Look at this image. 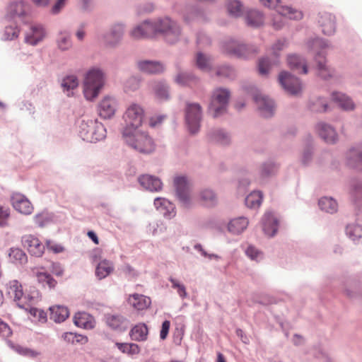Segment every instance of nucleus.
<instances>
[{
	"mask_svg": "<svg viewBox=\"0 0 362 362\" xmlns=\"http://www.w3.org/2000/svg\"><path fill=\"white\" fill-rule=\"evenodd\" d=\"M319 206L321 210L327 213H334L337 210V203L330 197H323L319 200Z\"/></svg>",
	"mask_w": 362,
	"mask_h": 362,
	"instance_id": "e433bc0d",
	"label": "nucleus"
},
{
	"mask_svg": "<svg viewBox=\"0 0 362 362\" xmlns=\"http://www.w3.org/2000/svg\"><path fill=\"white\" fill-rule=\"evenodd\" d=\"M19 30L17 27L7 26L5 28L3 39L5 40H12L18 37Z\"/></svg>",
	"mask_w": 362,
	"mask_h": 362,
	"instance_id": "3c124183",
	"label": "nucleus"
},
{
	"mask_svg": "<svg viewBox=\"0 0 362 362\" xmlns=\"http://www.w3.org/2000/svg\"><path fill=\"white\" fill-rule=\"evenodd\" d=\"M246 20L248 25L257 27L262 24L263 16L259 11L252 10L248 12Z\"/></svg>",
	"mask_w": 362,
	"mask_h": 362,
	"instance_id": "a19ab883",
	"label": "nucleus"
},
{
	"mask_svg": "<svg viewBox=\"0 0 362 362\" xmlns=\"http://www.w3.org/2000/svg\"><path fill=\"white\" fill-rule=\"evenodd\" d=\"M46 245L48 250L54 253H60L64 250V247L62 245L55 243L52 240H47Z\"/></svg>",
	"mask_w": 362,
	"mask_h": 362,
	"instance_id": "e2e57ef3",
	"label": "nucleus"
},
{
	"mask_svg": "<svg viewBox=\"0 0 362 362\" xmlns=\"http://www.w3.org/2000/svg\"><path fill=\"white\" fill-rule=\"evenodd\" d=\"M332 100L336 102L342 109L346 110H353L354 104L352 100L341 93H333Z\"/></svg>",
	"mask_w": 362,
	"mask_h": 362,
	"instance_id": "f704fd0d",
	"label": "nucleus"
},
{
	"mask_svg": "<svg viewBox=\"0 0 362 362\" xmlns=\"http://www.w3.org/2000/svg\"><path fill=\"white\" fill-rule=\"evenodd\" d=\"M123 33L124 29L122 25L116 24L113 25L110 32L104 36V42L107 45L114 46L121 40Z\"/></svg>",
	"mask_w": 362,
	"mask_h": 362,
	"instance_id": "4be33fe9",
	"label": "nucleus"
},
{
	"mask_svg": "<svg viewBox=\"0 0 362 362\" xmlns=\"http://www.w3.org/2000/svg\"><path fill=\"white\" fill-rule=\"evenodd\" d=\"M184 335V330L182 328H175L173 338V342L176 345H180Z\"/></svg>",
	"mask_w": 362,
	"mask_h": 362,
	"instance_id": "0e129e2a",
	"label": "nucleus"
},
{
	"mask_svg": "<svg viewBox=\"0 0 362 362\" xmlns=\"http://www.w3.org/2000/svg\"><path fill=\"white\" fill-rule=\"evenodd\" d=\"M279 81L284 89L290 95H298L302 90V85L298 78L286 71L280 73Z\"/></svg>",
	"mask_w": 362,
	"mask_h": 362,
	"instance_id": "9d476101",
	"label": "nucleus"
},
{
	"mask_svg": "<svg viewBox=\"0 0 362 362\" xmlns=\"http://www.w3.org/2000/svg\"><path fill=\"white\" fill-rule=\"evenodd\" d=\"M127 301L132 308L137 310L147 309L151 303L150 298L138 293L129 295Z\"/></svg>",
	"mask_w": 362,
	"mask_h": 362,
	"instance_id": "412c9836",
	"label": "nucleus"
},
{
	"mask_svg": "<svg viewBox=\"0 0 362 362\" xmlns=\"http://www.w3.org/2000/svg\"><path fill=\"white\" fill-rule=\"evenodd\" d=\"M170 281L172 283V287L177 289L179 296L184 298L187 296L185 287L183 284H180L177 280L170 278Z\"/></svg>",
	"mask_w": 362,
	"mask_h": 362,
	"instance_id": "6e6d98bb",
	"label": "nucleus"
},
{
	"mask_svg": "<svg viewBox=\"0 0 362 362\" xmlns=\"http://www.w3.org/2000/svg\"><path fill=\"white\" fill-rule=\"evenodd\" d=\"M155 35L153 23L144 22L131 31V36L134 39L151 37Z\"/></svg>",
	"mask_w": 362,
	"mask_h": 362,
	"instance_id": "6ab92c4d",
	"label": "nucleus"
},
{
	"mask_svg": "<svg viewBox=\"0 0 362 362\" xmlns=\"http://www.w3.org/2000/svg\"><path fill=\"white\" fill-rule=\"evenodd\" d=\"M50 319L56 322H64L69 315L67 308L61 305H54L49 308Z\"/></svg>",
	"mask_w": 362,
	"mask_h": 362,
	"instance_id": "c85d7f7f",
	"label": "nucleus"
},
{
	"mask_svg": "<svg viewBox=\"0 0 362 362\" xmlns=\"http://www.w3.org/2000/svg\"><path fill=\"white\" fill-rule=\"evenodd\" d=\"M106 322L112 329H117L122 324L123 318L119 315H110L107 317Z\"/></svg>",
	"mask_w": 362,
	"mask_h": 362,
	"instance_id": "603ef678",
	"label": "nucleus"
},
{
	"mask_svg": "<svg viewBox=\"0 0 362 362\" xmlns=\"http://www.w3.org/2000/svg\"><path fill=\"white\" fill-rule=\"evenodd\" d=\"M155 28V34L157 33L163 34L166 40L173 43L175 42L180 34L177 25L170 18H165L153 23Z\"/></svg>",
	"mask_w": 362,
	"mask_h": 362,
	"instance_id": "423d86ee",
	"label": "nucleus"
},
{
	"mask_svg": "<svg viewBox=\"0 0 362 362\" xmlns=\"http://www.w3.org/2000/svg\"><path fill=\"white\" fill-rule=\"evenodd\" d=\"M144 117V110L140 105L137 103L130 104L123 115L126 124L124 129L136 130L141 125Z\"/></svg>",
	"mask_w": 362,
	"mask_h": 362,
	"instance_id": "39448f33",
	"label": "nucleus"
},
{
	"mask_svg": "<svg viewBox=\"0 0 362 362\" xmlns=\"http://www.w3.org/2000/svg\"><path fill=\"white\" fill-rule=\"evenodd\" d=\"M317 131L319 135L327 143L333 144L337 139V134L335 130L329 125L325 124H319L317 125Z\"/></svg>",
	"mask_w": 362,
	"mask_h": 362,
	"instance_id": "bb28decb",
	"label": "nucleus"
},
{
	"mask_svg": "<svg viewBox=\"0 0 362 362\" xmlns=\"http://www.w3.org/2000/svg\"><path fill=\"white\" fill-rule=\"evenodd\" d=\"M9 218V209L0 206V226H4L7 224Z\"/></svg>",
	"mask_w": 362,
	"mask_h": 362,
	"instance_id": "680f3d73",
	"label": "nucleus"
},
{
	"mask_svg": "<svg viewBox=\"0 0 362 362\" xmlns=\"http://www.w3.org/2000/svg\"><path fill=\"white\" fill-rule=\"evenodd\" d=\"M175 81L177 83L182 86H192L197 82L195 77L187 73L180 74L176 77Z\"/></svg>",
	"mask_w": 362,
	"mask_h": 362,
	"instance_id": "c03bdc74",
	"label": "nucleus"
},
{
	"mask_svg": "<svg viewBox=\"0 0 362 362\" xmlns=\"http://www.w3.org/2000/svg\"><path fill=\"white\" fill-rule=\"evenodd\" d=\"M315 69L320 77L328 79L333 76L334 70L327 64V60L322 52H319L315 56Z\"/></svg>",
	"mask_w": 362,
	"mask_h": 362,
	"instance_id": "dca6fc26",
	"label": "nucleus"
},
{
	"mask_svg": "<svg viewBox=\"0 0 362 362\" xmlns=\"http://www.w3.org/2000/svg\"><path fill=\"white\" fill-rule=\"evenodd\" d=\"M123 137L132 148L142 153H150L155 149L153 139L146 132L124 129Z\"/></svg>",
	"mask_w": 362,
	"mask_h": 362,
	"instance_id": "f257e3e1",
	"label": "nucleus"
},
{
	"mask_svg": "<svg viewBox=\"0 0 362 362\" xmlns=\"http://www.w3.org/2000/svg\"><path fill=\"white\" fill-rule=\"evenodd\" d=\"M139 69L145 73L158 74L163 71V66L159 62L143 61L138 63Z\"/></svg>",
	"mask_w": 362,
	"mask_h": 362,
	"instance_id": "c756f323",
	"label": "nucleus"
},
{
	"mask_svg": "<svg viewBox=\"0 0 362 362\" xmlns=\"http://www.w3.org/2000/svg\"><path fill=\"white\" fill-rule=\"evenodd\" d=\"M211 139L221 144L225 145L229 142L228 136L221 130L216 131L212 135Z\"/></svg>",
	"mask_w": 362,
	"mask_h": 362,
	"instance_id": "864d4df0",
	"label": "nucleus"
},
{
	"mask_svg": "<svg viewBox=\"0 0 362 362\" xmlns=\"http://www.w3.org/2000/svg\"><path fill=\"white\" fill-rule=\"evenodd\" d=\"M57 42L58 46L61 49H68L71 45L70 35L66 33H61L57 40Z\"/></svg>",
	"mask_w": 362,
	"mask_h": 362,
	"instance_id": "09e8293b",
	"label": "nucleus"
},
{
	"mask_svg": "<svg viewBox=\"0 0 362 362\" xmlns=\"http://www.w3.org/2000/svg\"><path fill=\"white\" fill-rule=\"evenodd\" d=\"M174 184L176 188L177 197L185 205H187L189 199V185L187 178L185 177H177L174 180Z\"/></svg>",
	"mask_w": 362,
	"mask_h": 362,
	"instance_id": "f3484780",
	"label": "nucleus"
},
{
	"mask_svg": "<svg viewBox=\"0 0 362 362\" xmlns=\"http://www.w3.org/2000/svg\"><path fill=\"white\" fill-rule=\"evenodd\" d=\"M45 34V29L42 25H32L30 31L25 35V41L31 45H35L44 39Z\"/></svg>",
	"mask_w": 362,
	"mask_h": 362,
	"instance_id": "a211bd4d",
	"label": "nucleus"
},
{
	"mask_svg": "<svg viewBox=\"0 0 362 362\" xmlns=\"http://www.w3.org/2000/svg\"><path fill=\"white\" fill-rule=\"evenodd\" d=\"M29 312L30 315L34 316L35 317H37L39 320L40 321H45L46 320V313L40 310H38L35 308H30L29 310Z\"/></svg>",
	"mask_w": 362,
	"mask_h": 362,
	"instance_id": "338daca9",
	"label": "nucleus"
},
{
	"mask_svg": "<svg viewBox=\"0 0 362 362\" xmlns=\"http://www.w3.org/2000/svg\"><path fill=\"white\" fill-rule=\"evenodd\" d=\"M246 255L254 260H258L262 257V254L253 246H249L246 250Z\"/></svg>",
	"mask_w": 362,
	"mask_h": 362,
	"instance_id": "bf43d9fd",
	"label": "nucleus"
},
{
	"mask_svg": "<svg viewBox=\"0 0 362 362\" xmlns=\"http://www.w3.org/2000/svg\"><path fill=\"white\" fill-rule=\"evenodd\" d=\"M254 100L263 117H269L273 115L274 112V104L272 100L260 93L255 95L254 96Z\"/></svg>",
	"mask_w": 362,
	"mask_h": 362,
	"instance_id": "2eb2a0df",
	"label": "nucleus"
},
{
	"mask_svg": "<svg viewBox=\"0 0 362 362\" xmlns=\"http://www.w3.org/2000/svg\"><path fill=\"white\" fill-rule=\"evenodd\" d=\"M27 5L23 1L11 3L8 8V17L10 18H23L26 13Z\"/></svg>",
	"mask_w": 362,
	"mask_h": 362,
	"instance_id": "a878e982",
	"label": "nucleus"
},
{
	"mask_svg": "<svg viewBox=\"0 0 362 362\" xmlns=\"http://www.w3.org/2000/svg\"><path fill=\"white\" fill-rule=\"evenodd\" d=\"M287 63L291 69L297 71L298 73L304 74L308 73L306 62L298 55H289L287 58Z\"/></svg>",
	"mask_w": 362,
	"mask_h": 362,
	"instance_id": "5701e85b",
	"label": "nucleus"
},
{
	"mask_svg": "<svg viewBox=\"0 0 362 362\" xmlns=\"http://www.w3.org/2000/svg\"><path fill=\"white\" fill-rule=\"evenodd\" d=\"M260 1L264 6L276 10L278 16L275 17L273 22V26L276 29H280L282 27L283 17H288L293 20L301 19L303 17V14L300 11L288 6L279 5L280 0H260Z\"/></svg>",
	"mask_w": 362,
	"mask_h": 362,
	"instance_id": "7ed1b4c3",
	"label": "nucleus"
},
{
	"mask_svg": "<svg viewBox=\"0 0 362 362\" xmlns=\"http://www.w3.org/2000/svg\"><path fill=\"white\" fill-rule=\"evenodd\" d=\"M18 351L24 356L35 358L40 355V352L28 348L21 347L18 349Z\"/></svg>",
	"mask_w": 362,
	"mask_h": 362,
	"instance_id": "774afa93",
	"label": "nucleus"
},
{
	"mask_svg": "<svg viewBox=\"0 0 362 362\" xmlns=\"http://www.w3.org/2000/svg\"><path fill=\"white\" fill-rule=\"evenodd\" d=\"M229 98L230 92L227 89L214 90L209 105V110L214 117L221 115L226 111Z\"/></svg>",
	"mask_w": 362,
	"mask_h": 362,
	"instance_id": "20e7f679",
	"label": "nucleus"
},
{
	"mask_svg": "<svg viewBox=\"0 0 362 362\" xmlns=\"http://www.w3.org/2000/svg\"><path fill=\"white\" fill-rule=\"evenodd\" d=\"M12 335V330L9 325L0 318V336L8 338Z\"/></svg>",
	"mask_w": 362,
	"mask_h": 362,
	"instance_id": "4d7b16f0",
	"label": "nucleus"
},
{
	"mask_svg": "<svg viewBox=\"0 0 362 362\" xmlns=\"http://www.w3.org/2000/svg\"><path fill=\"white\" fill-rule=\"evenodd\" d=\"M78 81L75 76H68L62 81V86L64 90H72L78 87Z\"/></svg>",
	"mask_w": 362,
	"mask_h": 362,
	"instance_id": "37998d69",
	"label": "nucleus"
},
{
	"mask_svg": "<svg viewBox=\"0 0 362 362\" xmlns=\"http://www.w3.org/2000/svg\"><path fill=\"white\" fill-rule=\"evenodd\" d=\"M104 74L98 69L90 70L86 76L83 83V93L87 100L96 98L103 86Z\"/></svg>",
	"mask_w": 362,
	"mask_h": 362,
	"instance_id": "f03ea898",
	"label": "nucleus"
},
{
	"mask_svg": "<svg viewBox=\"0 0 362 362\" xmlns=\"http://www.w3.org/2000/svg\"><path fill=\"white\" fill-rule=\"evenodd\" d=\"M223 51L229 54L238 57H248L250 53L256 51L247 47L245 45H240L235 40H231L223 45Z\"/></svg>",
	"mask_w": 362,
	"mask_h": 362,
	"instance_id": "f8f14e48",
	"label": "nucleus"
},
{
	"mask_svg": "<svg viewBox=\"0 0 362 362\" xmlns=\"http://www.w3.org/2000/svg\"><path fill=\"white\" fill-rule=\"evenodd\" d=\"M170 327V322L169 320H165L161 326V329L160 332V338L162 340H165L168 334L169 329Z\"/></svg>",
	"mask_w": 362,
	"mask_h": 362,
	"instance_id": "69168bd1",
	"label": "nucleus"
},
{
	"mask_svg": "<svg viewBox=\"0 0 362 362\" xmlns=\"http://www.w3.org/2000/svg\"><path fill=\"white\" fill-rule=\"evenodd\" d=\"M346 233L353 240L362 238V226L360 225H349L346 227Z\"/></svg>",
	"mask_w": 362,
	"mask_h": 362,
	"instance_id": "79ce46f5",
	"label": "nucleus"
},
{
	"mask_svg": "<svg viewBox=\"0 0 362 362\" xmlns=\"http://www.w3.org/2000/svg\"><path fill=\"white\" fill-rule=\"evenodd\" d=\"M116 107L117 103L114 98L105 97L98 105L99 115L104 119H110L115 115Z\"/></svg>",
	"mask_w": 362,
	"mask_h": 362,
	"instance_id": "4468645a",
	"label": "nucleus"
},
{
	"mask_svg": "<svg viewBox=\"0 0 362 362\" xmlns=\"http://www.w3.org/2000/svg\"><path fill=\"white\" fill-rule=\"evenodd\" d=\"M271 66V64L267 59H262L259 62L258 70L260 74L266 75Z\"/></svg>",
	"mask_w": 362,
	"mask_h": 362,
	"instance_id": "052dcab7",
	"label": "nucleus"
},
{
	"mask_svg": "<svg viewBox=\"0 0 362 362\" xmlns=\"http://www.w3.org/2000/svg\"><path fill=\"white\" fill-rule=\"evenodd\" d=\"M74 323L77 327L92 329L95 326L93 317L85 312H78L74 316Z\"/></svg>",
	"mask_w": 362,
	"mask_h": 362,
	"instance_id": "393cba45",
	"label": "nucleus"
},
{
	"mask_svg": "<svg viewBox=\"0 0 362 362\" xmlns=\"http://www.w3.org/2000/svg\"><path fill=\"white\" fill-rule=\"evenodd\" d=\"M6 293L20 308H28L27 304L34 299L33 296H24L22 285L17 280H11L6 284Z\"/></svg>",
	"mask_w": 362,
	"mask_h": 362,
	"instance_id": "6e6552de",
	"label": "nucleus"
},
{
	"mask_svg": "<svg viewBox=\"0 0 362 362\" xmlns=\"http://www.w3.org/2000/svg\"><path fill=\"white\" fill-rule=\"evenodd\" d=\"M263 230L269 236L274 235L277 230V221L271 213L265 214L263 218Z\"/></svg>",
	"mask_w": 362,
	"mask_h": 362,
	"instance_id": "473e14b6",
	"label": "nucleus"
},
{
	"mask_svg": "<svg viewBox=\"0 0 362 362\" xmlns=\"http://www.w3.org/2000/svg\"><path fill=\"white\" fill-rule=\"evenodd\" d=\"M196 62L197 66L204 71L210 69L211 62L210 59L202 53H198L196 57Z\"/></svg>",
	"mask_w": 362,
	"mask_h": 362,
	"instance_id": "a18cd8bd",
	"label": "nucleus"
},
{
	"mask_svg": "<svg viewBox=\"0 0 362 362\" xmlns=\"http://www.w3.org/2000/svg\"><path fill=\"white\" fill-rule=\"evenodd\" d=\"M148 334V329L144 323H139L135 325L130 331L132 339L137 341L146 340Z\"/></svg>",
	"mask_w": 362,
	"mask_h": 362,
	"instance_id": "cd10ccee",
	"label": "nucleus"
},
{
	"mask_svg": "<svg viewBox=\"0 0 362 362\" xmlns=\"http://www.w3.org/2000/svg\"><path fill=\"white\" fill-rule=\"evenodd\" d=\"M113 270V263L107 259H103L96 267L95 274L99 279H103L110 275Z\"/></svg>",
	"mask_w": 362,
	"mask_h": 362,
	"instance_id": "7c9ffc66",
	"label": "nucleus"
},
{
	"mask_svg": "<svg viewBox=\"0 0 362 362\" xmlns=\"http://www.w3.org/2000/svg\"><path fill=\"white\" fill-rule=\"evenodd\" d=\"M318 23L325 35H329L334 33V17L331 13L327 12L320 13Z\"/></svg>",
	"mask_w": 362,
	"mask_h": 362,
	"instance_id": "aec40b11",
	"label": "nucleus"
},
{
	"mask_svg": "<svg viewBox=\"0 0 362 362\" xmlns=\"http://www.w3.org/2000/svg\"><path fill=\"white\" fill-rule=\"evenodd\" d=\"M116 346L123 354L132 356L138 355L141 351L140 346L134 343H116Z\"/></svg>",
	"mask_w": 362,
	"mask_h": 362,
	"instance_id": "c9c22d12",
	"label": "nucleus"
},
{
	"mask_svg": "<svg viewBox=\"0 0 362 362\" xmlns=\"http://www.w3.org/2000/svg\"><path fill=\"white\" fill-rule=\"evenodd\" d=\"M185 119L189 132L197 133L202 119V107L198 103H189L185 110Z\"/></svg>",
	"mask_w": 362,
	"mask_h": 362,
	"instance_id": "1a4fd4ad",
	"label": "nucleus"
},
{
	"mask_svg": "<svg viewBox=\"0 0 362 362\" xmlns=\"http://www.w3.org/2000/svg\"><path fill=\"white\" fill-rule=\"evenodd\" d=\"M37 281L43 286H47L49 288H54L57 281L53 277L47 272H37L36 274Z\"/></svg>",
	"mask_w": 362,
	"mask_h": 362,
	"instance_id": "ea45409f",
	"label": "nucleus"
},
{
	"mask_svg": "<svg viewBox=\"0 0 362 362\" xmlns=\"http://www.w3.org/2000/svg\"><path fill=\"white\" fill-rule=\"evenodd\" d=\"M11 204L16 211L25 215H29L33 211V206L30 202L20 193H15L12 195Z\"/></svg>",
	"mask_w": 362,
	"mask_h": 362,
	"instance_id": "ddd939ff",
	"label": "nucleus"
},
{
	"mask_svg": "<svg viewBox=\"0 0 362 362\" xmlns=\"http://www.w3.org/2000/svg\"><path fill=\"white\" fill-rule=\"evenodd\" d=\"M23 246L28 252L35 257H41L45 252V246L40 240L33 235H25L22 237Z\"/></svg>",
	"mask_w": 362,
	"mask_h": 362,
	"instance_id": "9b49d317",
	"label": "nucleus"
},
{
	"mask_svg": "<svg viewBox=\"0 0 362 362\" xmlns=\"http://www.w3.org/2000/svg\"><path fill=\"white\" fill-rule=\"evenodd\" d=\"M104 129L102 125H96L93 121H82L79 126V135L88 142H96L104 138Z\"/></svg>",
	"mask_w": 362,
	"mask_h": 362,
	"instance_id": "0eeeda50",
	"label": "nucleus"
},
{
	"mask_svg": "<svg viewBox=\"0 0 362 362\" xmlns=\"http://www.w3.org/2000/svg\"><path fill=\"white\" fill-rule=\"evenodd\" d=\"M349 164L359 170H362V146L358 150H351Z\"/></svg>",
	"mask_w": 362,
	"mask_h": 362,
	"instance_id": "58836bf2",
	"label": "nucleus"
},
{
	"mask_svg": "<svg viewBox=\"0 0 362 362\" xmlns=\"http://www.w3.org/2000/svg\"><path fill=\"white\" fill-rule=\"evenodd\" d=\"M248 226V221L244 217L234 218L228 223V230L233 234L241 233Z\"/></svg>",
	"mask_w": 362,
	"mask_h": 362,
	"instance_id": "72a5a7b5",
	"label": "nucleus"
},
{
	"mask_svg": "<svg viewBox=\"0 0 362 362\" xmlns=\"http://www.w3.org/2000/svg\"><path fill=\"white\" fill-rule=\"evenodd\" d=\"M227 8L230 15L238 17L242 13V6L238 1H232L229 2L227 6Z\"/></svg>",
	"mask_w": 362,
	"mask_h": 362,
	"instance_id": "de8ad7c7",
	"label": "nucleus"
},
{
	"mask_svg": "<svg viewBox=\"0 0 362 362\" xmlns=\"http://www.w3.org/2000/svg\"><path fill=\"white\" fill-rule=\"evenodd\" d=\"M327 105L326 102L324 100L320 98L312 103L310 109L314 112H325L327 110Z\"/></svg>",
	"mask_w": 362,
	"mask_h": 362,
	"instance_id": "5fc2aeb1",
	"label": "nucleus"
},
{
	"mask_svg": "<svg viewBox=\"0 0 362 362\" xmlns=\"http://www.w3.org/2000/svg\"><path fill=\"white\" fill-rule=\"evenodd\" d=\"M9 261L15 264L22 265L27 262L28 257L26 254L20 248L12 247L8 251Z\"/></svg>",
	"mask_w": 362,
	"mask_h": 362,
	"instance_id": "2f4dec72",
	"label": "nucleus"
},
{
	"mask_svg": "<svg viewBox=\"0 0 362 362\" xmlns=\"http://www.w3.org/2000/svg\"><path fill=\"white\" fill-rule=\"evenodd\" d=\"M200 198L203 204L207 206L212 205L216 199L215 194L211 190L205 189L200 194Z\"/></svg>",
	"mask_w": 362,
	"mask_h": 362,
	"instance_id": "8fccbe9b",
	"label": "nucleus"
},
{
	"mask_svg": "<svg viewBox=\"0 0 362 362\" xmlns=\"http://www.w3.org/2000/svg\"><path fill=\"white\" fill-rule=\"evenodd\" d=\"M154 205L157 208V209L160 210L161 211L164 209L170 208L173 209L171 203L168 200L162 198H156L154 200Z\"/></svg>",
	"mask_w": 362,
	"mask_h": 362,
	"instance_id": "13d9d810",
	"label": "nucleus"
},
{
	"mask_svg": "<svg viewBox=\"0 0 362 362\" xmlns=\"http://www.w3.org/2000/svg\"><path fill=\"white\" fill-rule=\"evenodd\" d=\"M156 96L159 100H166L168 98V87L162 83H159L156 85L154 88Z\"/></svg>",
	"mask_w": 362,
	"mask_h": 362,
	"instance_id": "49530a36",
	"label": "nucleus"
},
{
	"mask_svg": "<svg viewBox=\"0 0 362 362\" xmlns=\"http://www.w3.org/2000/svg\"><path fill=\"white\" fill-rule=\"evenodd\" d=\"M262 201V194L259 191H254L251 192L245 198V204L250 208L259 207Z\"/></svg>",
	"mask_w": 362,
	"mask_h": 362,
	"instance_id": "4c0bfd02",
	"label": "nucleus"
},
{
	"mask_svg": "<svg viewBox=\"0 0 362 362\" xmlns=\"http://www.w3.org/2000/svg\"><path fill=\"white\" fill-rule=\"evenodd\" d=\"M139 183L146 189L150 191H158L162 188L160 180L149 175H144L139 178Z\"/></svg>",
	"mask_w": 362,
	"mask_h": 362,
	"instance_id": "b1692460",
	"label": "nucleus"
}]
</instances>
